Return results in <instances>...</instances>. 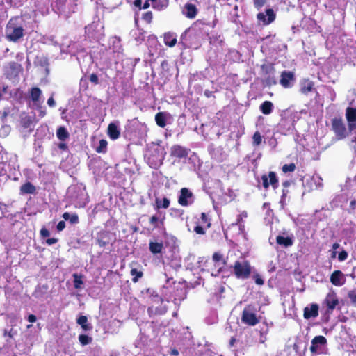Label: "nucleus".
I'll return each mask as SVG.
<instances>
[{
    "instance_id": "nucleus-1",
    "label": "nucleus",
    "mask_w": 356,
    "mask_h": 356,
    "mask_svg": "<svg viewBox=\"0 0 356 356\" xmlns=\"http://www.w3.org/2000/svg\"><path fill=\"white\" fill-rule=\"evenodd\" d=\"M209 24L204 19H197L192 25L186 29L181 35V43L185 46L186 44L189 47L195 44H199L200 39L202 37V29L204 26H209Z\"/></svg>"
},
{
    "instance_id": "nucleus-2",
    "label": "nucleus",
    "mask_w": 356,
    "mask_h": 356,
    "mask_svg": "<svg viewBox=\"0 0 356 356\" xmlns=\"http://www.w3.org/2000/svg\"><path fill=\"white\" fill-rule=\"evenodd\" d=\"M147 164L154 169L159 168L164 160L163 149L156 147L149 149L145 156Z\"/></svg>"
},
{
    "instance_id": "nucleus-3",
    "label": "nucleus",
    "mask_w": 356,
    "mask_h": 356,
    "mask_svg": "<svg viewBox=\"0 0 356 356\" xmlns=\"http://www.w3.org/2000/svg\"><path fill=\"white\" fill-rule=\"evenodd\" d=\"M256 312L253 305H247L241 314L242 323L249 326H254L258 324L260 322V316H257Z\"/></svg>"
},
{
    "instance_id": "nucleus-4",
    "label": "nucleus",
    "mask_w": 356,
    "mask_h": 356,
    "mask_svg": "<svg viewBox=\"0 0 356 356\" xmlns=\"http://www.w3.org/2000/svg\"><path fill=\"white\" fill-rule=\"evenodd\" d=\"M150 303L152 304L147 308V312L149 316L163 315L167 312V307L165 305H162L163 299L158 294H152L150 296Z\"/></svg>"
},
{
    "instance_id": "nucleus-5",
    "label": "nucleus",
    "mask_w": 356,
    "mask_h": 356,
    "mask_svg": "<svg viewBox=\"0 0 356 356\" xmlns=\"http://www.w3.org/2000/svg\"><path fill=\"white\" fill-rule=\"evenodd\" d=\"M232 267L237 279L246 280L250 276L252 268L248 261H236Z\"/></svg>"
},
{
    "instance_id": "nucleus-6",
    "label": "nucleus",
    "mask_w": 356,
    "mask_h": 356,
    "mask_svg": "<svg viewBox=\"0 0 356 356\" xmlns=\"http://www.w3.org/2000/svg\"><path fill=\"white\" fill-rule=\"evenodd\" d=\"M332 130L338 140H343L348 136L346 125L341 117L334 118L331 121Z\"/></svg>"
},
{
    "instance_id": "nucleus-7",
    "label": "nucleus",
    "mask_w": 356,
    "mask_h": 356,
    "mask_svg": "<svg viewBox=\"0 0 356 356\" xmlns=\"http://www.w3.org/2000/svg\"><path fill=\"white\" fill-rule=\"evenodd\" d=\"M11 20L6 26V39L10 42H17L24 36V29L22 26L11 25Z\"/></svg>"
},
{
    "instance_id": "nucleus-8",
    "label": "nucleus",
    "mask_w": 356,
    "mask_h": 356,
    "mask_svg": "<svg viewBox=\"0 0 356 356\" xmlns=\"http://www.w3.org/2000/svg\"><path fill=\"white\" fill-rule=\"evenodd\" d=\"M339 303V301L337 295L333 290H331L327 293L323 302V305H325L327 307L326 313L327 314H332Z\"/></svg>"
},
{
    "instance_id": "nucleus-9",
    "label": "nucleus",
    "mask_w": 356,
    "mask_h": 356,
    "mask_svg": "<svg viewBox=\"0 0 356 356\" xmlns=\"http://www.w3.org/2000/svg\"><path fill=\"white\" fill-rule=\"evenodd\" d=\"M276 19V13L273 8H267L264 12H259L257 14V19L263 26H268L273 23Z\"/></svg>"
},
{
    "instance_id": "nucleus-10",
    "label": "nucleus",
    "mask_w": 356,
    "mask_h": 356,
    "mask_svg": "<svg viewBox=\"0 0 356 356\" xmlns=\"http://www.w3.org/2000/svg\"><path fill=\"white\" fill-rule=\"evenodd\" d=\"M261 180L263 187L265 189H268L270 185H271L274 189H276L279 186V181L276 173L273 171L269 172L268 175H262Z\"/></svg>"
},
{
    "instance_id": "nucleus-11",
    "label": "nucleus",
    "mask_w": 356,
    "mask_h": 356,
    "mask_svg": "<svg viewBox=\"0 0 356 356\" xmlns=\"http://www.w3.org/2000/svg\"><path fill=\"white\" fill-rule=\"evenodd\" d=\"M296 81L295 74L291 71L284 70L280 75V83L284 88H291Z\"/></svg>"
},
{
    "instance_id": "nucleus-12",
    "label": "nucleus",
    "mask_w": 356,
    "mask_h": 356,
    "mask_svg": "<svg viewBox=\"0 0 356 356\" xmlns=\"http://www.w3.org/2000/svg\"><path fill=\"white\" fill-rule=\"evenodd\" d=\"M35 120V115H29L28 113L23 112L19 116V124L24 129H27L31 132L34 128Z\"/></svg>"
},
{
    "instance_id": "nucleus-13",
    "label": "nucleus",
    "mask_w": 356,
    "mask_h": 356,
    "mask_svg": "<svg viewBox=\"0 0 356 356\" xmlns=\"http://www.w3.org/2000/svg\"><path fill=\"white\" fill-rule=\"evenodd\" d=\"M193 202V194L187 188H182L178 197V203L183 207H187Z\"/></svg>"
},
{
    "instance_id": "nucleus-14",
    "label": "nucleus",
    "mask_w": 356,
    "mask_h": 356,
    "mask_svg": "<svg viewBox=\"0 0 356 356\" xmlns=\"http://www.w3.org/2000/svg\"><path fill=\"white\" fill-rule=\"evenodd\" d=\"M190 149L180 145H173L170 147V155L172 158L179 159L188 157Z\"/></svg>"
},
{
    "instance_id": "nucleus-15",
    "label": "nucleus",
    "mask_w": 356,
    "mask_h": 356,
    "mask_svg": "<svg viewBox=\"0 0 356 356\" xmlns=\"http://www.w3.org/2000/svg\"><path fill=\"white\" fill-rule=\"evenodd\" d=\"M327 343V339L325 337L319 335L316 336L312 340V345L310 346V351L314 353H319L318 345L324 346Z\"/></svg>"
},
{
    "instance_id": "nucleus-16",
    "label": "nucleus",
    "mask_w": 356,
    "mask_h": 356,
    "mask_svg": "<svg viewBox=\"0 0 356 356\" xmlns=\"http://www.w3.org/2000/svg\"><path fill=\"white\" fill-rule=\"evenodd\" d=\"M182 13L187 18L194 19L198 13V9L195 4L187 2L184 6Z\"/></svg>"
},
{
    "instance_id": "nucleus-17",
    "label": "nucleus",
    "mask_w": 356,
    "mask_h": 356,
    "mask_svg": "<svg viewBox=\"0 0 356 356\" xmlns=\"http://www.w3.org/2000/svg\"><path fill=\"white\" fill-rule=\"evenodd\" d=\"M318 305L312 303L309 307H306L304 309L303 316L305 319L316 318L318 316Z\"/></svg>"
},
{
    "instance_id": "nucleus-18",
    "label": "nucleus",
    "mask_w": 356,
    "mask_h": 356,
    "mask_svg": "<svg viewBox=\"0 0 356 356\" xmlns=\"http://www.w3.org/2000/svg\"><path fill=\"white\" fill-rule=\"evenodd\" d=\"M345 277L343 273L339 270H334L330 275V282L337 286H341L345 283Z\"/></svg>"
},
{
    "instance_id": "nucleus-19",
    "label": "nucleus",
    "mask_w": 356,
    "mask_h": 356,
    "mask_svg": "<svg viewBox=\"0 0 356 356\" xmlns=\"http://www.w3.org/2000/svg\"><path fill=\"white\" fill-rule=\"evenodd\" d=\"M107 134L113 140L119 138L120 136V131L118 125L113 122L110 123L108 126Z\"/></svg>"
},
{
    "instance_id": "nucleus-20",
    "label": "nucleus",
    "mask_w": 356,
    "mask_h": 356,
    "mask_svg": "<svg viewBox=\"0 0 356 356\" xmlns=\"http://www.w3.org/2000/svg\"><path fill=\"white\" fill-rule=\"evenodd\" d=\"M163 42L169 47H175L177 42L176 34L172 32L165 33L163 35Z\"/></svg>"
},
{
    "instance_id": "nucleus-21",
    "label": "nucleus",
    "mask_w": 356,
    "mask_h": 356,
    "mask_svg": "<svg viewBox=\"0 0 356 356\" xmlns=\"http://www.w3.org/2000/svg\"><path fill=\"white\" fill-rule=\"evenodd\" d=\"M29 97L35 104L40 103V99L42 96V92L38 87H33L29 90Z\"/></svg>"
},
{
    "instance_id": "nucleus-22",
    "label": "nucleus",
    "mask_w": 356,
    "mask_h": 356,
    "mask_svg": "<svg viewBox=\"0 0 356 356\" xmlns=\"http://www.w3.org/2000/svg\"><path fill=\"white\" fill-rule=\"evenodd\" d=\"M22 70V65L17 62L13 61L8 64L7 71L11 75L17 76Z\"/></svg>"
},
{
    "instance_id": "nucleus-23",
    "label": "nucleus",
    "mask_w": 356,
    "mask_h": 356,
    "mask_svg": "<svg viewBox=\"0 0 356 356\" xmlns=\"http://www.w3.org/2000/svg\"><path fill=\"white\" fill-rule=\"evenodd\" d=\"M275 68L274 67V64L271 63H264L261 65V75L262 76H265L267 75H270L272 74H275Z\"/></svg>"
},
{
    "instance_id": "nucleus-24",
    "label": "nucleus",
    "mask_w": 356,
    "mask_h": 356,
    "mask_svg": "<svg viewBox=\"0 0 356 356\" xmlns=\"http://www.w3.org/2000/svg\"><path fill=\"white\" fill-rule=\"evenodd\" d=\"M36 191L35 186L30 181L22 184L20 187L21 194H34Z\"/></svg>"
},
{
    "instance_id": "nucleus-25",
    "label": "nucleus",
    "mask_w": 356,
    "mask_h": 356,
    "mask_svg": "<svg viewBox=\"0 0 356 356\" xmlns=\"http://www.w3.org/2000/svg\"><path fill=\"white\" fill-rule=\"evenodd\" d=\"M273 104L270 101H264L259 106L261 112L264 115H269L273 112Z\"/></svg>"
},
{
    "instance_id": "nucleus-26",
    "label": "nucleus",
    "mask_w": 356,
    "mask_h": 356,
    "mask_svg": "<svg viewBox=\"0 0 356 356\" xmlns=\"http://www.w3.org/2000/svg\"><path fill=\"white\" fill-rule=\"evenodd\" d=\"M149 251L154 254H159L163 249V244L162 242L158 243L150 241L149 244Z\"/></svg>"
},
{
    "instance_id": "nucleus-27",
    "label": "nucleus",
    "mask_w": 356,
    "mask_h": 356,
    "mask_svg": "<svg viewBox=\"0 0 356 356\" xmlns=\"http://www.w3.org/2000/svg\"><path fill=\"white\" fill-rule=\"evenodd\" d=\"M152 2V8L157 10H162L168 6V0H150Z\"/></svg>"
},
{
    "instance_id": "nucleus-28",
    "label": "nucleus",
    "mask_w": 356,
    "mask_h": 356,
    "mask_svg": "<svg viewBox=\"0 0 356 356\" xmlns=\"http://www.w3.org/2000/svg\"><path fill=\"white\" fill-rule=\"evenodd\" d=\"M108 237V232H103L99 234L98 238L97 239V243L99 245V247H105L109 243V240Z\"/></svg>"
},
{
    "instance_id": "nucleus-29",
    "label": "nucleus",
    "mask_w": 356,
    "mask_h": 356,
    "mask_svg": "<svg viewBox=\"0 0 356 356\" xmlns=\"http://www.w3.org/2000/svg\"><path fill=\"white\" fill-rule=\"evenodd\" d=\"M276 242L277 244L283 245L286 248L291 246L293 243V241L291 237H284L280 235L276 237Z\"/></svg>"
},
{
    "instance_id": "nucleus-30",
    "label": "nucleus",
    "mask_w": 356,
    "mask_h": 356,
    "mask_svg": "<svg viewBox=\"0 0 356 356\" xmlns=\"http://www.w3.org/2000/svg\"><path fill=\"white\" fill-rule=\"evenodd\" d=\"M174 293L175 294L170 297V298H173L172 301L174 302H176L177 301H181L186 297L185 290L181 287L177 288Z\"/></svg>"
},
{
    "instance_id": "nucleus-31",
    "label": "nucleus",
    "mask_w": 356,
    "mask_h": 356,
    "mask_svg": "<svg viewBox=\"0 0 356 356\" xmlns=\"http://www.w3.org/2000/svg\"><path fill=\"white\" fill-rule=\"evenodd\" d=\"M56 136L61 141H65L70 137V134L65 127H59L56 130Z\"/></svg>"
},
{
    "instance_id": "nucleus-32",
    "label": "nucleus",
    "mask_w": 356,
    "mask_h": 356,
    "mask_svg": "<svg viewBox=\"0 0 356 356\" xmlns=\"http://www.w3.org/2000/svg\"><path fill=\"white\" fill-rule=\"evenodd\" d=\"M155 121L156 124L164 128L166 126V115L163 112H159L155 115Z\"/></svg>"
},
{
    "instance_id": "nucleus-33",
    "label": "nucleus",
    "mask_w": 356,
    "mask_h": 356,
    "mask_svg": "<svg viewBox=\"0 0 356 356\" xmlns=\"http://www.w3.org/2000/svg\"><path fill=\"white\" fill-rule=\"evenodd\" d=\"M76 323L81 325L84 331H89L92 329V326L88 323V318L86 316H80L77 318Z\"/></svg>"
},
{
    "instance_id": "nucleus-34",
    "label": "nucleus",
    "mask_w": 356,
    "mask_h": 356,
    "mask_svg": "<svg viewBox=\"0 0 356 356\" xmlns=\"http://www.w3.org/2000/svg\"><path fill=\"white\" fill-rule=\"evenodd\" d=\"M346 117L348 123L356 122V108L348 107L346 111Z\"/></svg>"
},
{
    "instance_id": "nucleus-35",
    "label": "nucleus",
    "mask_w": 356,
    "mask_h": 356,
    "mask_svg": "<svg viewBox=\"0 0 356 356\" xmlns=\"http://www.w3.org/2000/svg\"><path fill=\"white\" fill-rule=\"evenodd\" d=\"M63 218L65 220H69L71 224H77L79 222V216L76 213L70 214L68 212H65L63 214Z\"/></svg>"
},
{
    "instance_id": "nucleus-36",
    "label": "nucleus",
    "mask_w": 356,
    "mask_h": 356,
    "mask_svg": "<svg viewBox=\"0 0 356 356\" xmlns=\"http://www.w3.org/2000/svg\"><path fill=\"white\" fill-rule=\"evenodd\" d=\"M156 209H159L160 208L167 209L170 206V200L167 197H163L162 200L156 198Z\"/></svg>"
},
{
    "instance_id": "nucleus-37",
    "label": "nucleus",
    "mask_w": 356,
    "mask_h": 356,
    "mask_svg": "<svg viewBox=\"0 0 356 356\" xmlns=\"http://www.w3.org/2000/svg\"><path fill=\"white\" fill-rule=\"evenodd\" d=\"M264 83L267 86H272L277 83V80L275 74H269L264 76Z\"/></svg>"
},
{
    "instance_id": "nucleus-38",
    "label": "nucleus",
    "mask_w": 356,
    "mask_h": 356,
    "mask_svg": "<svg viewBox=\"0 0 356 356\" xmlns=\"http://www.w3.org/2000/svg\"><path fill=\"white\" fill-rule=\"evenodd\" d=\"M130 274L133 277L131 280L134 283L138 282L139 279L143 276V273L141 270H138L134 268H131Z\"/></svg>"
},
{
    "instance_id": "nucleus-39",
    "label": "nucleus",
    "mask_w": 356,
    "mask_h": 356,
    "mask_svg": "<svg viewBox=\"0 0 356 356\" xmlns=\"http://www.w3.org/2000/svg\"><path fill=\"white\" fill-rule=\"evenodd\" d=\"M164 218H165L159 220L157 215H154L149 218V223L154 227V228H158L159 227V224L163 225Z\"/></svg>"
},
{
    "instance_id": "nucleus-40",
    "label": "nucleus",
    "mask_w": 356,
    "mask_h": 356,
    "mask_svg": "<svg viewBox=\"0 0 356 356\" xmlns=\"http://www.w3.org/2000/svg\"><path fill=\"white\" fill-rule=\"evenodd\" d=\"M108 143L105 139L99 140V145L96 147L95 151L97 153H106L107 151Z\"/></svg>"
},
{
    "instance_id": "nucleus-41",
    "label": "nucleus",
    "mask_w": 356,
    "mask_h": 356,
    "mask_svg": "<svg viewBox=\"0 0 356 356\" xmlns=\"http://www.w3.org/2000/svg\"><path fill=\"white\" fill-rule=\"evenodd\" d=\"M347 297L349 299L350 305L356 307V289L350 290L348 292Z\"/></svg>"
},
{
    "instance_id": "nucleus-42",
    "label": "nucleus",
    "mask_w": 356,
    "mask_h": 356,
    "mask_svg": "<svg viewBox=\"0 0 356 356\" xmlns=\"http://www.w3.org/2000/svg\"><path fill=\"white\" fill-rule=\"evenodd\" d=\"M212 259L215 263H218L221 261L223 266L227 264V260L223 258V256L221 253L218 252H215L212 255Z\"/></svg>"
},
{
    "instance_id": "nucleus-43",
    "label": "nucleus",
    "mask_w": 356,
    "mask_h": 356,
    "mask_svg": "<svg viewBox=\"0 0 356 356\" xmlns=\"http://www.w3.org/2000/svg\"><path fill=\"white\" fill-rule=\"evenodd\" d=\"M200 220L202 225H205L206 228L208 229L211 227V222L207 213L202 212L200 215Z\"/></svg>"
},
{
    "instance_id": "nucleus-44",
    "label": "nucleus",
    "mask_w": 356,
    "mask_h": 356,
    "mask_svg": "<svg viewBox=\"0 0 356 356\" xmlns=\"http://www.w3.org/2000/svg\"><path fill=\"white\" fill-rule=\"evenodd\" d=\"M73 277L74 288L76 289H80L81 286L83 284V282L82 280V275L74 273L73 274Z\"/></svg>"
},
{
    "instance_id": "nucleus-45",
    "label": "nucleus",
    "mask_w": 356,
    "mask_h": 356,
    "mask_svg": "<svg viewBox=\"0 0 356 356\" xmlns=\"http://www.w3.org/2000/svg\"><path fill=\"white\" fill-rule=\"evenodd\" d=\"M79 341L82 346H86L92 342V339L86 334H81L79 336Z\"/></svg>"
},
{
    "instance_id": "nucleus-46",
    "label": "nucleus",
    "mask_w": 356,
    "mask_h": 356,
    "mask_svg": "<svg viewBox=\"0 0 356 356\" xmlns=\"http://www.w3.org/2000/svg\"><path fill=\"white\" fill-rule=\"evenodd\" d=\"M314 88V83L312 81H307L301 87V92L304 94H307L311 92Z\"/></svg>"
},
{
    "instance_id": "nucleus-47",
    "label": "nucleus",
    "mask_w": 356,
    "mask_h": 356,
    "mask_svg": "<svg viewBox=\"0 0 356 356\" xmlns=\"http://www.w3.org/2000/svg\"><path fill=\"white\" fill-rule=\"evenodd\" d=\"M282 172L284 173L292 172L296 170V165L293 163L284 164L282 168Z\"/></svg>"
},
{
    "instance_id": "nucleus-48",
    "label": "nucleus",
    "mask_w": 356,
    "mask_h": 356,
    "mask_svg": "<svg viewBox=\"0 0 356 356\" xmlns=\"http://www.w3.org/2000/svg\"><path fill=\"white\" fill-rule=\"evenodd\" d=\"M142 19L147 24H151L153 19V13L152 11H147L143 14Z\"/></svg>"
},
{
    "instance_id": "nucleus-49",
    "label": "nucleus",
    "mask_w": 356,
    "mask_h": 356,
    "mask_svg": "<svg viewBox=\"0 0 356 356\" xmlns=\"http://www.w3.org/2000/svg\"><path fill=\"white\" fill-rule=\"evenodd\" d=\"M252 140L254 145H259L262 141V136H261V134L259 131H256L253 135Z\"/></svg>"
},
{
    "instance_id": "nucleus-50",
    "label": "nucleus",
    "mask_w": 356,
    "mask_h": 356,
    "mask_svg": "<svg viewBox=\"0 0 356 356\" xmlns=\"http://www.w3.org/2000/svg\"><path fill=\"white\" fill-rule=\"evenodd\" d=\"M254 8L260 10L266 3V0H252Z\"/></svg>"
},
{
    "instance_id": "nucleus-51",
    "label": "nucleus",
    "mask_w": 356,
    "mask_h": 356,
    "mask_svg": "<svg viewBox=\"0 0 356 356\" xmlns=\"http://www.w3.org/2000/svg\"><path fill=\"white\" fill-rule=\"evenodd\" d=\"M35 106H36V108L38 109V111L39 112V116L41 118H43L46 115L45 108L42 106L40 103L35 104Z\"/></svg>"
},
{
    "instance_id": "nucleus-52",
    "label": "nucleus",
    "mask_w": 356,
    "mask_h": 356,
    "mask_svg": "<svg viewBox=\"0 0 356 356\" xmlns=\"http://www.w3.org/2000/svg\"><path fill=\"white\" fill-rule=\"evenodd\" d=\"M194 232L200 235H204L206 233L204 228L200 225H196L194 227Z\"/></svg>"
},
{
    "instance_id": "nucleus-53",
    "label": "nucleus",
    "mask_w": 356,
    "mask_h": 356,
    "mask_svg": "<svg viewBox=\"0 0 356 356\" xmlns=\"http://www.w3.org/2000/svg\"><path fill=\"white\" fill-rule=\"evenodd\" d=\"M348 252L346 250H342L339 253L338 259L340 261H345L348 258Z\"/></svg>"
},
{
    "instance_id": "nucleus-54",
    "label": "nucleus",
    "mask_w": 356,
    "mask_h": 356,
    "mask_svg": "<svg viewBox=\"0 0 356 356\" xmlns=\"http://www.w3.org/2000/svg\"><path fill=\"white\" fill-rule=\"evenodd\" d=\"M247 216H248V213L246 211H244L241 212L239 215L237 216L236 224V225L240 224L241 222V221L243 220V218H247Z\"/></svg>"
},
{
    "instance_id": "nucleus-55",
    "label": "nucleus",
    "mask_w": 356,
    "mask_h": 356,
    "mask_svg": "<svg viewBox=\"0 0 356 356\" xmlns=\"http://www.w3.org/2000/svg\"><path fill=\"white\" fill-rule=\"evenodd\" d=\"M40 234L42 238H47L50 235L49 231L45 227H43L40 229Z\"/></svg>"
},
{
    "instance_id": "nucleus-56",
    "label": "nucleus",
    "mask_w": 356,
    "mask_h": 356,
    "mask_svg": "<svg viewBox=\"0 0 356 356\" xmlns=\"http://www.w3.org/2000/svg\"><path fill=\"white\" fill-rule=\"evenodd\" d=\"M89 79L90 82L94 83L95 85H97L99 83V78L97 75L95 73L90 74Z\"/></svg>"
},
{
    "instance_id": "nucleus-57",
    "label": "nucleus",
    "mask_w": 356,
    "mask_h": 356,
    "mask_svg": "<svg viewBox=\"0 0 356 356\" xmlns=\"http://www.w3.org/2000/svg\"><path fill=\"white\" fill-rule=\"evenodd\" d=\"M254 281L255 283L258 285H263L264 283V281L262 279V277L258 274L254 275Z\"/></svg>"
},
{
    "instance_id": "nucleus-58",
    "label": "nucleus",
    "mask_w": 356,
    "mask_h": 356,
    "mask_svg": "<svg viewBox=\"0 0 356 356\" xmlns=\"http://www.w3.org/2000/svg\"><path fill=\"white\" fill-rule=\"evenodd\" d=\"M65 222L63 220L58 222V223L57 224V226H56V229H57L58 232L63 231L65 229Z\"/></svg>"
},
{
    "instance_id": "nucleus-59",
    "label": "nucleus",
    "mask_w": 356,
    "mask_h": 356,
    "mask_svg": "<svg viewBox=\"0 0 356 356\" xmlns=\"http://www.w3.org/2000/svg\"><path fill=\"white\" fill-rule=\"evenodd\" d=\"M58 241V239L56 238H47L46 240V243L49 245H51L56 243Z\"/></svg>"
},
{
    "instance_id": "nucleus-60",
    "label": "nucleus",
    "mask_w": 356,
    "mask_h": 356,
    "mask_svg": "<svg viewBox=\"0 0 356 356\" xmlns=\"http://www.w3.org/2000/svg\"><path fill=\"white\" fill-rule=\"evenodd\" d=\"M47 104L50 106V107H54L56 106V102L53 97V96H51L48 100H47Z\"/></svg>"
},
{
    "instance_id": "nucleus-61",
    "label": "nucleus",
    "mask_w": 356,
    "mask_h": 356,
    "mask_svg": "<svg viewBox=\"0 0 356 356\" xmlns=\"http://www.w3.org/2000/svg\"><path fill=\"white\" fill-rule=\"evenodd\" d=\"M58 147L63 151H67L68 149V146L65 143H60L58 145Z\"/></svg>"
},
{
    "instance_id": "nucleus-62",
    "label": "nucleus",
    "mask_w": 356,
    "mask_h": 356,
    "mask_svg": "<svg viewBox=\"0 0 356 356\" xmlns=\"http://www.w3.org/2000/svg\"><path fill=\"white\" fill-rule=\"evenodd\" d=\"M27 320L29 321V322L30 323H34L37 320V318L36 316L34 315V314H29L28 316V318H27Z\"/></svg>"
},
{
    "instance_id": "nucleus-63",
    "label": "nucleus",
    "mask_w": 356,
    "mask_h": 356,
    "mask_svg": "<svg viewBox=\"0 0 356 356\" xmlns=\"http://www.w3.org/2000/svg\"><path fill=\"white\" fill-rule=\"evenodd\" d=\"M204 94L205 97H207V98H210L211 97H214L213 96V91H210L209 90H205Z\"/></svg>"
},
{
    "instance_id": "nucleus-64",
    "label": "nucleus",
    "mask_w": 356,
    "mask_h": 356,
    "mask_svg": "<svg viewBox=\"0 0 356 356\" xmlns=\"http://www.w3.org/2000/svg\"><path fill=\"white\" fill-rule=\"evenodd\" d=\"M141 4H142V1H141V0H135V1H134V5L136 7L139 8L140 9H142Z\"/></svg>"
}]
</instances>
